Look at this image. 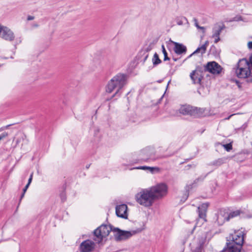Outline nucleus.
<instances>
[{"mask_svg": "<svg viewBox=\"0 0 252 252\" xmlns=\"http://www.w3.org/2000/svg\"><path fill=\"white\" fill-rule=\"evenodd\" d=\"M127 76L124 74H118L115 76L108 82L106 91L108 93H111L113 91L117 88L116 93L112 96L111 98L115 96H120V90L126 84Z\"/></svg>", "mask_w": 252, "mask_h": 252, "instance_id": "nucleus-1", "label": "nucleus"}, {"mask_svg": "<svg viewBox=\"0 0 252 252\" xmlns=\"http://www.w3.org/2000/svg\"><path fill=\"white\" fill-rule=\"evenodd\" d=\"M250 65L252 64L246 59L240 60L237 63V67L235 71L236 76L241 79L247 78L248 82H252V75L250 69Z\"/></svg>", "mask_w": 252, "mask_h": 252, "instance_id": "nucleus-2", "label": "nucleus"}, {"mask_svg": "<svg viewBox=\"0 0 252 252\" xmlns=\"http://www.w3.org/2000/svg\"><path fill=\"white\" fill-rule=\"evenodd\" d=\"M136 201L145 207H150L152 205L155 201L153 195L149 189L142 190L135 195Z\"/></svg>", "mask_w": 252, "mask_h": 252, "instance_id": "nucleus-3", "label": "nucleus"}, {"mask_svg": "<svg viewBox=\"0 0 252 252\" xmlns=\"http://www.w3.org/2000/svg\"><path fill=\"white\" fill-rule=\"evenodd\" d=\"M115 227L110 225L102 224L94 231V240L97 243L102 242L103 238L108 236L110 231L114 232Z\"/></svg>", "mask_w": 252, "mask_h": 252, "instance_id": "nucleus-4", "label": "nucleus"}, {"mask_svg": "<svg viewBox=\"0 0 252 252\" xmlns=\"http://www.w3.org/2000/svg\"><path fill=\"white\" fill-rule=\"evenodd\" d=\"M205 109L193 107L190 105H183L179 109L180 113L184 115H189L194 117L204 116Z\"/></svg>", "mask_w": 252, "mask_h": 252, "instance_id": "nucleus-5", "label": "nucleus"}, {"mask_svg": "<svg viewBox=\"0 0 252 252\" xmlns=\"http://www.w3.org/2000/svg\"><path fill=\"white\" fill-rule=\"evenodd\" d=\"M144 228H137L136 230L132 231H124L118 228H115L114 230V236L117 241L126 240L132 235L141 232Z\"/></svg>", "mask_w": 252, "mask_h": 252, "instance_id": "nucleus-6", "label": "nucleus"}, {"mask_svg": "<svg viewBox=\"0 0 252 252\" xmlns=\"http://www.w3.org/2000/svg\"><path fill=\"white\" fill-rule=\"evenodd\" d=\"M154 200L159 199L164 196L167 193V187L164 183L159 184L149 189Z\"/></svg>", "mask_w": 252, "mask_h": 252, "instance_id": "nucleus-7", "label": "nucleus"}, {"mask_svg": "<svg viewBox=\"0 0 252 252\" xmlns=\"http://www.w3.org/2000/svg\"><path fill=\"white\" fill-rule=\"evenodd\" d=\"M0 37L11 42L14 40L15 35L9 28L0 25Z\"/></svg>", "mask_w": 252, "mask_h": 252, "instance_id": "nucleus-8", "label": "nucleus"}, {"mask_svg": "<svg viewBox=\"0 0 252 252\" xmlns=\"http://www.w3.org/2000/svg\"><path fill=\"white\" fill-rule=\"evenodd\" d=\"M244 234L242 231H235L233 234L229 236V239L231 241V243L238 246H242L244 243Z\"/></svg>", "mask_w": 252, "mask_h": 252, "instance_id": "nucleus-9", "label": "nucleus"}, {"mask_svg": "<svg viewBox=\"0 0 252 252\" xmlns=\"http://www.w3.org/2000/svg\"><path fill=\"white\" fill-rule=\"evenodd\" d=\"M95 244L93 241L88 239L83 241L79 246L81 252H92L94 251Z\"/></svg>", "mask_w": 252, "mask_h": 252, "instance_id": "nucleus-10", "label": "nucleus"}, {"mask_svg": "<svg viewBox=\"0 0 252 252\" xmlns=\"http://www.w3.org/2000/svg\"><path fill=\"white\" fill-rule=\"evenodd\" d=\"M221 67L216 62H209L205 66V70L213 74H219L221 71Z\"/></svg>", "mask_w": 252, "mask_h": 252, "instance_id": "nucleus-11", "label": "nucleus"}, {"mask_svg": "<svg viewBox=\"0 0 252 252\" xmlns=\"http://www.w3.org/2000/svg\"><path fill=\"white\" fill-rule=\"evenodd\" d=\"M127 210V206L126 204L117 205L116 207V214L118 217L127 219L128 216Z\"/></svg>", "mask_w": 252, "mask_h": 252, "instance_id": "nucleus-12", "label": "nucleus"}, {"mask_svg": "<svg viewBox=\"0 0 252 252\" xmlns=\"http://www.w3.org/2000/svg\"><path fill=\"white\" fill-rule=\"evenodd\" d=\"M242 246H238L233 243L227 242L226 248H224L221 252H240Z\"/></svg>", "mask_w": 252, "mask_h": 252, "instance_id": "nucleus-13", "label": "nucleus"}, {"mask_svg": "<svg viewBox=\"0 0 252 252\" xmlns=\"http://www.w3.org/2000/svg\"><path fill=\"white\" fill-rule=\"evenodd\" d=\"M209 204L208 203H203L201 206H199L197 208L198 212V217L199 219H202L203 221H206V211L208 207Z\"/></svg>", "mask_w": 252, "mask_h": 252, "instance_id": "nucleus-14", "label": "nucleus"}, {"mask_svg": "<svg viewBox=\"0 0 252 252\" xmlns=\"http://www.w3.org/2000/svg\"><path fill=\"white\" fill-rule=\"evenodd\" d=\"M226 220H229L228 213L220 210L218 214L216 221L219 225H221Z\"/></svg>", "mask_w": 252, "mask_h": 252, "instance_id": "nucleus-15", "label": "nucleus"}, {"mask_svg": "<svg viewBox=\"0 0 252 252\" xmlns=\"http://www.w3.org/2000/svg\"><path fill=\"white\" fill-rule=\"evenodd\" d=\"M190 77L194 84H201V81L202 78L201 73L198 70L193 71L190 74Z\"/></svg>", "mask_w": 252, "mask_h": 252, "instance_id": "nucleus-16", "label": "nucleus"}, {"mask_svg": "<svg viewBox=\"0 0 252 252\" xmlns=\"http://www.w3.org/2000/svg\"><path fill=\"white\" fill-rule=\"evenodd\" d=\"M174 44L175 45L174 51L177 54L181 55L186 53L187 48L185 46L177 42H174Z\"/></svg>", "mask_w": 252, "mask_h": 252, "instance_id": "nucleus-17", "label": "nucleus"}, {"mask_svg": "<svg viewBox=\"0 0 252 252\" xmlns=\"http://www.w3.org/2000/svg\"><path fill=\"white\" fill-rule=\"evenodd\" d=\"M206 241V237H201L198 238V246L192 252H203L204 245Z\"/></svg>", "mask_w": 252, "mask_h": 252, "instance_id": "nucleus-18", "label": "nucleus"}, {"mask_svg": "<svg viewBox=\"0 0 252 252\" xmlns=\"http://www.w3.org/2000/svg\"><path fill=\"white\" fill-rule=\"evenodd\" d=\"M225 28L224 26H219L218 27H215L213 30L212 37L214 38L216 37L220 36V35L221 31Z\"/></svg>", "mask_w": 252, "mask_h": 252, "instance_id": "nucleus-19", "label": "nucleus"}, {"mask_svg": "<svg viewBox=\"0 0 252 252\" xmlns=\"http://www.w3.org/2000/svg\"><path fill=\"white\" fill-rule=\"evenodd\" d=\"M205 177L206 176H204V177L200 176V177H198V178H197L196 179H195L193 183H192L191 184L187 185V186L186 187V191L188 192L190 189H191L193 187V185L197 184V183L198 182L202 181L204 179Z\"/></svg>", "mask_w": 252, "mask_h": 252, "instance_id": "nucleus-20", "label": "nucleus"}, {"mask_svg": "<svg viewBox=\"0 0 252 252\" xmlns=\"http://www.w3.org/2000/svg\"><path fill=\"white\" fill-rule=\"evenodd\" d=\"M225 159L223 158H219L211 162L209 165L210 166H220L224 162Z\"/></svg>", "mask_w": 252, "mask_h": 252, "instance_id": "nucleus-21", "label": "nucleus"}, {"mask_svg": "<svg viewBox=\"0 0 252 252\" xmlns=\"http://www.w3.org/2000/svg\"><path fill=\"white\" fill-rule=\"evenodd\" d=\"M197 92L200 94L204 96L208 94L209 92V90L208 87H204L203 86H201L198 89Z\"/></svg>", "mask_w": 252, "mask_h": 252, "instance_id": "nucleus-22", "label": "nucleus"}, {"mask_svg": "<svg viewBox=\"0 0 252 252\" xmlns=\"http://www.w3.org/2000/svg\"><path fill=\"white\" fill-rule=\"evenodd\" d=\"M152 62L154 66H156L161 63V61L159 58L158 55L157 53L154 54L152 59Z\"/></svg>", "mask_w": 252, "mask_h": 252, "instance_id": "nucleus-23", "label": "nucleus"}, {"mask_svg": "<svg viewBox=\"0 0 252 252\" xmlns=\"http://www.w3.org/2000/svg\"><path fill=\"white\" fill-rule=\"evenodd\" d=\"M176 22L177 25L180 26L188 23L187 19L185 17L183 16L177 18L176 19Z\"/></svg>", "mask_w": 252, "mask_h": 252, "instance_id": "nucleus-24", "label": "nucleus"}, {"mask_svg": "<svg viewBox=\"0 0 252 252\" xmlns=\"http://www.w3.org/2000/svg\"><path fill=\"white\" fill-rule=\"evenodd\" d=\"M135 169H142V170H146L148 169L151 173H153L155 170H158V168L156 167H151L149 166H141L137 167L135 168Z\"/></svg>", "mask_w": 252, "mask_h": 252, "instance_id": "nucleus-25", "label": "nucleus"}, {"mask_svg": "<svg viewBox=\"0 0 252 252\" xmlns=\"http://www.w3.org/2000/svg\"><path fill=\"white\" fill-rule=\"evenodd\" d=\"M206 48L205 45H202L201 47H198L193 53L192 54H195L197 53L201 52L202 54L205 53L206 50Z\"/></svg>", "mask_w": 252, "mask_h": 252, "instance_id": "nucleus-26", "label": "nucleus"}, {"mask_svg": "<svg viewBox=\"0 0 252 252\" xmlns=\"http://www.w3.org/2000/svg\"><path fill=\"white\" fill-rule=\"evenodd\" d=\"M240 211L239 210H236L235 211L232 212L228 214V218L229 220L230 219L233 218L234 217H237L240 215Z\"/></svg>", "mask_w": 252, "mask_h": 252, "instance_id": "nucleus-27", "label": "nucleus"}, {"mask_svg": "<svg viewBox=\"0 0 252 252\" xmlns=\"http://www.w3.org/2000/svg\"><path fill=\"white\" fill-rule=\"evenodd\" d=\"M162 51L164 55V61H169L170 60V58L168 57L167 53L165 50L164 46L163 45L161 46Z\"/></svg>", "mask_w": 252, "mask_h": 252, "instance_id": "nucleus-28", "label": "nucleus"}, {"mask_svg": "<svg viewBox=\"0 0 252 252\" xmlns=\"http://www.w3.org/2000/svg\"><path fill=\"white\" fill-rule=\"evenodd\" d=\"M243 21V17L241 15H236L234 18L229 20V22H234V21Z\"/></svg>", "mask_w": 252, "mask_h": 252, "instance_id": "nucleus-29", "label": "nucleus"}, {"mask_svg": "<svg viewBox=\"0 0 252 252\" xmlns=\"http://www.w3.org/2000/svg\"><path fill=\"white\" fill-rule=\"evenodd\" d=\"M223 146L227 151H229L232 148V145L231 143L223 145Z\"/></svg>", "mask_w": 252, "mask_h": 252, "instance_id": "nucleus-30", "label": "nucleus"}, {"mask_svg": "<svg viewBox=\"0 0 252 252\" xmlns=\"http://www.w3.org/2000/svg\"><path fill=\"white\" fill-rule=\"evenodd\" d=\"M193 21H194L195 25L197 29L204 30L205 29L203 27H200L199 26L198 22H197V20L196 19L194 18Z\"/></svg>", "mask_w": 252, "mask_h": 252, "instance_id": "nucleus-31", "label": "nucleus"}, {"mask_svg": "<svg viewBox=\"0 0 252 252\" xmlns=\"http://www.w3.org/2000/svg\"><path fill=\"white\" fill-rule=\"evenodd\" d=\"M29 187V185L27 184V185L25 187V188L23 189V193L22 194L21 196L20 200L22 199V198L24 196L25 193L26 192L27 189H28Z\"/></svg>", "mask_w": 252, "mask_h": 252, "instance_id": "nucleus-32", "label": "nucleus"}, {"mask_svg": "<svg viewBox=\"0 0 252 252\" xmlns=\"http://www.w3.org/2000/svg\"><path fill=\"white\" fill-rule=\"evenodd\" d=\"M8 136L7 132H3L0 135V141Z\"/></svg>", "mask_w": 252, "mask_h": 252, "instance_id": "nucleus-33", "label": "nucleus"}, {"mask_svg": "<svg viewBox=\"0 0 252 252\" xmlns=\"http://www.w3.org/2000/svg\"><path fill=\"white\" fill-rule=\"evenodd\" d=\"M13 124H10V125H7L4 127H2L0 128V131L5 129H7L10 126L13 125Z\"/></svg>", "mask_w": 252, "mask_h": 252, "instance_id": "nucleus-34", "label": "nucleus"}, {"mask_svg": "<svg viewBox=\"0 0 252 252\" xmlns=\"http://www.w3.org/2000/svg\"><path fill=\"white\" fill-rule=\"evenodd\" d=\"M32 176H33V173H32L31 175H30V177L29 179V180H28V185H29L30 186L31 183L32 182Z\"/></svg>", "mask_w": 252, "mask_h": 252, "instance_id": "nucleus-35", "label": "nucleus"}, {"mask_svg": "<svg viewBox=\"0 0 252 252\" xmlns=\"http://www.w3.org/2000/svg\"><path fill=\"white\" fill-rule=\"evenodd\" d=\"M61 199H62V201H64L66 199L65 194L63 192L61 193Z\"/></svg>", "mask_w": 252, "mask_h": 252, "instance_id": "nucleus-36", "label": "nucleus"}, {"mask_svg": "<svg viewBox=\"0 0 252 252\" xmlns=\"http://www.w3.org/2000/svg\"><path fill=\"white\" fill-rule=\"evenodd\" d=\"M34 19V17L31 15H29L27 17V20L31 21Z\"/></svg>", "mask_w": 252, "mask_h": 252, "instance_id": "nucleus-37", "label": "nucleus"}, {"mask_svg": "<svg viewBox=\"0 0 252 252\" xmlns=\"http://www.w3.org/2000/svg\"><path fill=\"white\" fill-rule=\"evenodd\" d=\"M248 48L250 49H252V41H250V42H248Z\"/></svg>", "mask_w": 252, "mask_h": 252, "instance_id": "nucleus-38", "label": "nucleus"}, {"mask_svg": "<svg viewBox=\"0 0 252 252\" xmlns=\"http://www.w3.org/2000/svg\"><path fill=\"white\" fill-rule=\"evenodd\" d=\"M215 38V40L214 42L215 43H218L220 40V36L216 37Z\"/></svg>", "mask_w": 252, "mask_h": 252, "instance_id": "nucleus-39", "label": "nucleus"}, {"mask_svg": "<svg viewBox=\"0 0 252 252\" xmlns=\"http://www.w3.org/2000/svg\"><path fill=\"white\" fill-rule=\"evenodd\" d=\"M208 44H209V41H205V43L203 45H205V46L206 47H207V46L208 45Z\"/></svg>", "mask_w": 252, "mask_h": 252, "instance_id": "nucleus-40", "label": "nucleus"}, {"mask_svg": "<svg viewBox=\"0 0 252 252\" xmlns=\"http://www.w3.org/2000/svg\"><path fill=\"white\" fill-rule=\"evenodd\" d=\"M188 196H189V194L188 193V194H186L185 195V196L184 197V201L186 200L187 198L188 197Z\"/></svg>", "mask_w": 252, "mask_h": 252, "instance_id": "nucleus-41", "label": "nucleus"}, {"mask_svg": "<svg viewBox=\"0 0 252 252\" xmlns=\"http://www.w3.org/2000/svg\"><path fill=\"white\" fill-rule=\"evenodd\" d=\"M235 114H232L231 115H230L229 117H228L227 118H225L224 120H229L231 117H232V116L234 115Z\"/></svg>", "mask_w": 252, "mask_h": 252, "instance_id": "nucleus-42", "label": "nucleus"}, {"mask_svg": "<svg viewBox=\"0 0 252 252\" xmlns=\"http://www.w3.org/2000/svg\"><path fill=\"white\" fill-rule=\"evenodd\" d=\"M32 26H33V27L37 28V27H38V25L37 24H33Z\"/></svg>", "mask_w": 252, "mask_h": 252, "instance_id": "nucleus-43", "label": "nucleus"}, {"mask_svg": "<svg viewBox=\"0 0 252 252\" xmlns=\"http://www.w3.org/2000/svg\"><path fill=\"white\" fill-rule=\"evenodd\" d=\"M250 61H251V62L252 64V56L250 57Z\"/></svg>", "mask_w": 252, "mask_h": 252, "instance_id": "nucleus-44", "label": "nucleus"}, {"mask_svg": "<svg viewBox=\"0 0 252 252\" xmlns=\"http://www.w3.org/2000/svg\"><path fill=\"white\" fill-rule=\"evenodd\" d=\"M173 60L174 61H177V59H176V58H173Z\"/></svg>", "mask_w": 252, "mask_h": 252, "instance_id": "nucleus-45", "label": "nucleus"}, {"mask_svg": "<svg viewBox=\"0 0 252 252\" xmlns=\"http://www.w3.org/2000/svg\"><path fill=\"white\" fill-rule=\"evenodd\" d=\"M191 165H190V164H189V165H188V166H189V167H191Z\"/></svg>", "mask_w": 252, "mask_h": 252, "instance_id": "nucleus-46", "label": "nucleus"}, {"mask_svg": "<svg viewBox=\"0 0 252 252\" xmlns=\"http://www.w3.org/2000/svg\"><path fill=\"white\" fill-rule=\"evenodd\" d=\"M89 166H90V165H89V166H86L87 168H88L89 167Z\"/></svg>", "mask_w": 252, "mask_h": 252, "instance_id": "nucleus-47", "label": "nucleus"}]
</instances>
